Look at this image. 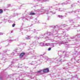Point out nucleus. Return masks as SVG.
Segmentation results:
<instances>
[{"label": "nucleus", "instance_id": "15", "mask_svg": "<svg viewBox=\"0 0 80 80\" xmlns=\"http://www.w3.org/2000/svg\"><path fill=\"white\" fill-rule=\"evenodd\" d=\"M47 60H53V59H51L50 58H47Z\"/></svg>", "mask_w": 80, "mask_h": 80}, {"label": "nucleus", "instance_id": "27", "mask_svg": "<svg viewBox=\"0 0 80 80\" xmlns=\"http://www.w3.org/2000/svg\"><path fill=\"white\" fill-rule=\"evenodd\" d=\"M0 80H3V79H2V78L0 77Z\"/></svg>", "mask_w": 80, "mask_h": 80}, {"label": "nucleus", "instance_id": "4", "mask_svg": "<svg viewBox=\"0 0 80 80\" xmlns=\"http://www.w3.org/2000/svg\"><path fill=\"white\" fill-rule=\"evenodd\" d=\"M42 70V72L43 73H48V72H49V69H48V68H46V69H44L43 70Z\"/></svg>", "mask_w": 80, "mask_h": 80}, {"label": "nucleus", "instance_id": "24", "mask_svg": "<svg viewBox=\"0 0 80 80\" xmlns=\"http://www.w3.org/2000/svg\"><path fill=\"white\" fill-rule=\"evenodd\" d=\"M62 5H67V3H62Z\"/></svg>", "mask_w": 80, "mask_h": 80}, {"label": "nucleus", "instance_id": "32", "mask_svg": "<svg viewBox=\"0 0 80 80\" xmlns=\"http://www.w3.org/2000/svg\"><path fill=\"white\" fill-rule=\"evenodd\" d=\"M78 35H77L78 37H80V36H78Z\"/></svg>", "mask_w": 80, "mask_h": 80}, {"label": "nucleus", "instance_id": "39", "mask_svg": "<svg viewBox=\"0 0 80 80\" xmlns=\"http://www.w3.org/2000/svg\"><path fill=\"white\" fill-rule=\"evenodd\" d=\"M61 60H59V62H60V61H61Z\"/></svg>", "mask_w": 80, "mask_h": 80}, {"label": "nucleus", "instance_id": "28", "mask_svg": "<svg viewBox=\"0 0 80 80\" xmlns=\"http://www.w3.org/2000/svg\"><path fill=\"white\" fill-rule=\"evenodd\" d=\"M34 31H33L34 32H36L37 31L36 30H35V29H34Z\"/></svg>", "mask_w": 80, "mask_h": 80}, {"label": "nucleus", "instance_id": "37", "mask_svg": "<svg viewBox=\"0 0 80 80\" xmlns=\"http://www.w3.org/2000/svg\"><path fill=\"white\" fill-rule=\"evenodd\" d=\"M63 33H65V32H63Z\"/></svg>", "mask_w": 80, "mask_h": 80}, {"label": "nucleus", "instance_id": "26", "mask_svg": "<svg viewBox=\"0 0 80 80\" xmlns=\"http://www.w3.org/2000/svg\"><path fill=\"white\" fill-rule=\"evenodd\" d=\"M8 22H9V23H11V22H12V21L10 20H9L8 21Z\"/></svg>", "mask_w": 80, "mask_h": 80}, {"label": "nucleus", "instance_id": "11", "mask_svg": "<svg viewBox=\"0 0 80 80\" xmlns=\"http://www.w3.org/2000/svg\"><path fill=\"white\" fill-rule=\"evenodd\" d=\"M52 28H58V26H53L51 27Z\"/></svg>", "mask_w": 80, "mask_h": 80}, {"label": "nucleus", "instance_id": "14", "mask_svg": "<svg viewBox=\"0 0 80 80\" xmlns=\"http://www.w3.org/2000/svg\"><path fill=\"white\" fill-rule=\"evenodd\" d=\"M26 75H27V76L28 77L31 78H32V76H29V75H28V74H26Z\"/></svg>", "mask_w": 80, "mask_h": 80}, {"label": "nucleus", "instance_id": "9", "mask_svg": "<svg viewBox=\"0 0 80 80\" xmlns=\"http://www.w3.org/2000/svg\"><path fill=\"white\" fill-rule=\"evenodd\" d=\"M31 36H27L26 37V39L27 40H29L31 39Z\"/></svg>", "mask_w": 80, "mask_h": 80}, {"label": "nucleus", "instance_id": "42", "mask_svg": "<svg viewBox=\"0 0 80 80\" xmlns=\"http://www.w3.org/2000/svg\"><path fill=\"white\" fill-rule=\"evenodd\" d=\"M29 18H30V17H28Z\"/></svg>", "mask_w": 80, "mask_h": 80}, {"label": "nucleus", "instance_id": "3", "mask_svg": "<svg viewBox=\"0 0 80 80\" xmlns=\"http://www.w3.org/2000/svg\"><path fill=\"white\" fill-rule=\"evenodd\" d=\"M53 33L54 32H50L47 31V32H45V34H41V36H43V35H45V34H46V35H52Z\"/></svg>", "mask_w": 80, "mask_h": 80}, {"label": "nucleus", "instance_id": "19", "mask_svg": "<svg viewBox=\"0 0 80 80\" xmlns=\"http://www.w3.org/2000/svg\"><path fill=\"white\" fill-rule=\"evenodd\" d=\"M7 7H11V5H10V4H8L7 5Z\"/></svg>", "mask_w": 80, "mask_h": 80}, {"label": "nucleus", "instance_id": "36", "mask_svg": "<svg viewBox=\"0 0 80 80\" xmlns=\"http://www.w3.org/2000/svg\"><path fill=\"white\" fill-rule=\"evenodd\" d=\"M52 14H55V13H53Z\"/></svg>", "mask_w": 80, "mask_h": 80}, {"label": "nucleus", "instance_id": "29", "mask_svg": "<svg viewBox=\"0 0 80 80\" xmlns=\"http://www.w3.org/2000/svg\"><path fill=\"white\" fill-rule=\"evenodd\" d=\"M46 38V39H48V37H47L46 38Z\"/></svg>", "mask_w": 80, "mask_h": 80}, {"label": "nucleus", "instance_id": "40", "mask_svg": "<svg viewBox=\"0 0 80 80\" xmlns=\"http://www.w3.org/2000/svg\"><path fill=\"white\" fill-rule=\"evenodd\" d=\"M2 48V47H1L0 48V49H1Z\"/></svg>", "mask_w": 80, "mask_h": 80}, {"label": "nucleus", "instance_id": "1", "mask_svg": "<svg viewBox=\"0 0 80 80\" xmlns=\"http://www.w3.org/2000/svg\"><path fill=\"white\" fill-rule=\"evenodd\" d=\"M59 44L60 45H62V43H63L64 44H65V43L63 42H58V41H57V43H44V46H50V45H54V44Z\"/></svg>", "mask_w": 80, "mask_h": 80}, {"label": "nucleus", "instance_id": "8", "mask_svg": "<svg viewBox=\"0 0 80 80\" xmlns=\"http://www.w3.org/2000/svg\"><path fill=\"white\" fill-rule=\"evenodd\" d=\"M66 26H67V25L65 24L59 26V28H62L63 27H66Z\"/></svg>", "mask_w": 80, "mask_h": 80}, {"label": "nucleus", "instance_id": "21", "mask_svg": "<svg viewBox=\"0 0 80 80\" xmlns=\"http://www.w3.org/2000/svg\"><path fill=\"white\" fill-rule=\"evenodd\" d=\"M58 10L60 12H62V10H61L60 8L58 9Z\"/></svg>", "mask_w": 80, "mask_h": 80}, {"label": "nucleus", "instance_id": "13", "mask_svg": "<svg viewBox=\"0 0 80 80\" xmlns=\"http://www.w3.org/2000/svg\"><path fill=\"white\" fill-rule=\"evenodd\" d=\"M12 64L10 65V67H13V65L12 64H14L15 63V62H11Z\"/></svg>", "mask_w": 80, "mask_h": 80}, {"label": "nucleus", "instance_id": "7", "mask_svg": "<svg viewBox=\"0 0 80 80\" xmlns=\"http://www.w3.org/2000/svg\"><path fill=\"white\" fill-rule=\"evenodd\" d=\"M37 1L40 2H48L49 1V0H37Z\"/></svg>", "mask_w": 80, "mask_h": 80}, {"label": "nucleus", "instance_id": "2", "mask_svg": "<svg viewBox=\"0 0 80 80\" xmlns=\"http://www.w3.org/2000/svg\"><path fill=\"white\" fill-rule=\"evenodd\" d=\"M38 12H45L46 14H48L49 13V11L47 9H45L43 10V9H39L37 10Z\"/></svg>", "mask_w": 80, "mask_h": 80}, {"label": "nucleus", "instance_id": "10", "mask_svg": "<svg viewBox=\"0 0 80 80\" xmlns=\"http://www.w3.org/2000/svg\"><path fill=\"white\" fill-rule=\"evenodd\" d=\"M7 52V50H5L4 51H2V52L1 53H0V55L1 54H2V55H3L4 53H5V52Z\"/></svg>", "mask_w": 80, "mask_h": 80}, {"label": "nucleus", "instance_id": "22", "mask_svg": "<svg viewBox=\"0 0 80 80\" xmlns=\"http://www.w3.org/2000/svg\"><path fill=\"white\" fill-rule=\"evenodd\" d=\"M51 48H48V51H50V50H51Z\"/></svg>", "mask_w": 80, "mask_h": 80}, {"label": "nucleus", "instance_id": "35", "mask_svg": "<svg viewBox=\"0 0 80 80\" xmlns=\"http://www.w3.org/2000/svg\"><path fill=\"white\" fill-rule=\"evenodd\" d=\"M48 20H49V18H48Z\"/></svg>", "mask_w": 80, "mask_h": 80}, {"label": "nucleus", "instance_id": "6", "mask_svg": "<svg viewBox=\"0 0 80 80\" xmlns=\"http://www.w3.org/2000/svg\"><path fill=\"white\" fill-rule=\"evenodd\" d=\"M43 72V70H40V71H38L36 72V75H38V73H42Z\"/></svg>", "mask_w": 80, "mask_h": 80}, {"label": "nucleus", "instance_id": "43", "mask_svg": "<svg viewBox=\"0 0 80 80\" xmlns=\"http://www.w3.org/2000/svg\"><path fill=\"white\" fill-rule=\"evenodd\" d=\"M40 14H42V13H41Z\"/></svg>", "mask_w": 80, "mask_h": 80}, {"label": "nucleus", "instance_id": "23", "mask_svg": "<svg viewBox=\"0 0 80 80\" xmlns=\"http://www.w3.org/2000/svg\"><path fill=\"white\" fill-rule=\"evenodd\" d=\"M15 41H18V38H17L15 40Z\"/></svg>", "mask_w": 80, "mask_h": 80}, {"label": "nucleus", "instance_id": "34", "mask_svg": "<svg viewBox=\"0 0 80 80\" xmlns=\"http://www.w3.org/2000/svg\"><path fill=\"white\" fill-rule=\"evenodd\" d=\"M9 42H11V41H12V40H9V41H8Z\"/></svg>", "mask_w": 80, "mask_h": 80}, {"label": "nucleus", "instance_id": "5", "mask_svg": "<svg viewBox=\"0 0 80 80\" xmlns=\"http://www.w3.org/2000/svg\"><path fill=\"white\" fill-rule=\"evenodd\" d=\"M25 52L21 53L19 56L20 58H22L23 57V56L25 55Z\"/></svg>", "mask_w": 80, "mask_h": 80}, {"label": "nucleus", "instance_id": "31", "mask_svg": "<svg viewBox=\"0 0 80 80\" xmlns=\"http://www.w3.org/2000/svg\"><path fill=\"white\" fill-rule=\"evenodd\" d=\"M67 42H65V45H68H68H69L67 44Z\"/></svg>", "mask_w": 80, "mask_h": 80}, {"label": "nucleus", "instance_id": "12", "mask_svg": "<svg viewBox=\"0 0 80 80\" xmlns=\"http://www.w3.org/2000/svg\"><path fill=\"white\" fill-rule=\"evenodd\" d=\"M29 15H35V13L34 12H30Z\"/></svg>", "mask_w": 80, "mask_h": 80}, {"label": "nucleus", "instance_id": "20", "mask_svg": "<svg viewBox=\"0 0 80 80\" xmlns=\"http://www.w3.org/2000/svg\"><path fill=\"white\" fill-rule=\"evenodd\" d=\"M15 26V24L13 23L12 25V27H14Z\"/></svg>", "mask_w": 80, "mask_h": 80}, {"label": "nucleus", "instance_id": "33", "mask_svg": "<svg viewBox=\"0 0 80 80\" xmlns=\"http://www.w3.org/2000/svg\"><path fill=\"white\" fill-rule=\"evenodd\" d=\"M22 18V19L23 20V18H25L23 17Z\"/></svg>", "mask_w": 80, "mask_h": 80}, {"label": "nucleus", "instance_id": "41", "mask_svg": "<svg viewBox=\"0 0 80 80\" xmlns=\"http://www.w3.org/2000/svg\"><path fill=\"white\" fill-rule=\"evenodd\" d=\"M58 37V36H56V37Z\"/></svg>", "mask_w": 80, "mask_h": 80}, {"label": "nucleus", "instance_id": "38", "mask_svg": "<svg viewBox=\"0 0 80 80\" xmlns=\"http://www.w3.org/2000/svg\"><path fill=\"white\" fill-rule=\"evenodd\" d=\"M21 80H24V79H21Z\"/></svg>", "mask_w": 80, "mask_h": 80}, {"label": "nucleus", "instance_id": "16", "mask_svg": "<svg viewBox=\"0 0 80 80\" xmlns=\"http://www.w3.org/2000/svg\"><path fill=\"white\" fill-rule=\"evenodd\" d=\"M58 17H59V18H63V17L62 15H58Z\"/></svg>", "mask_w": 80, "mask_h": 80}, {"label": "nucleus", "instance_id": "30", "mask_svg": "<svg viewBox=\"0 0 80 80\" xmlns=\"http://www.w3.org/2000/svg\"><path fill=\"white\" fill-rule=\"evenodd\" d=\"M2 60H5V58H2Z\"/></svg>", "mask_w": 80, "mask_h": 80}, {"label": "nucleus", "instance_id": "18", "mask_svg": "<svg viewBox=\"0 0 80 80\" xmlns=\"http://www.w3.org/2000/svg\"><path fill=\"white\" fill-rule=\"evenodd\" d=\"M3 13V11L2 9H0V13Z\"/></svg>", "mask_w": 80, "mask_h": 80}, {"label": "nucleus", "instance_id": "25", "mask_svg": "<svg viewBox=\"0 0 80 80\" xmlns=\"http://www.w3.org/2000/svg\"><path fill=\"white\" fill-rule=\"evenodd\" d=\"M3 34L2 32L0 33V35H3Z\"/></svg>", "mask_w": 80, "mask_h": 80}, {"label": "nucleus", "instance_id": "17", "mask_svg": "<svg viewBox=\"0 0 80 80\" xmlns=\"http://www.w3.org/2000/svg\"><path fill=\"white\" fill-rule=\"evenodd\" d=\"M40 45H41V46H44V44H43V42H41L40 43Z\"/></svg>", "mask_w": 80, "mask_h": 80}]
</instances>
